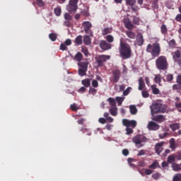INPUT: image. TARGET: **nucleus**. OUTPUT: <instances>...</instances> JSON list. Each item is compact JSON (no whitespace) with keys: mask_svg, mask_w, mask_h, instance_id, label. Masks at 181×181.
<instances>
[{"mask_svg":"<svg viewBox=\"0 0 181 181\" xmlns=\"http://www.w3.org/2000/svg\"><path fill=\"white\" fill-rule=\"evenodd\" d=\"M120 57L124 60L127 59H130L132 56V49H131V46L127 42H120V48L119 49Z\"/></svg>","mask_w":181,"mask_h":181,"instance_id":"nucleus-1","label":"nucleus"},{"mask_svg":"<svg viewBox=\"0 0 181 181\" xmlns=\"http://www.w3.org/2000/svg\"><path fill=\"white\" fill-rule=\"evenodd\" d=\"M167 108L168 107L166 105L159 103H154L150 106L152 117H153L155 114L166 112Z\"/></svg>","mask_w":181,"mask_h":181,"instance_id":"nucleus-2","label":"nucleus"},{"mask_svg":"<svg viewBox=\"0 0 181 181\" xmlns=\"http://www.w3.org/2000/svg\"><path fill=\"white\" fill-rule=\"evenodd\" d=\"M146 51L151 53L152 57H158L160 54V45L159 43L148 44Z\"/></svg>","mask_w":181,"mask_h":181,"instance_id":"nucleus-3","label":"nucleus"},{"mask_svg":"<svg viewBox=\"0 0 181 181\" xmlns=\"http://www.w3.org/2000/svg\"><path fill=\"white\" fill-rule=\"evenodd\" d=\"M156 66L158 70H168L169 64H168V59L165 56H160L156 60Z\"/></svg>","mask_w":181,"mask_h":181,"instance_id":"nucleus-4","label":"nucleus"},{"mask_svg":"<svg viewBox=\"0 0 181 181\" xmlns=\"http://www.w3.org/2000/svg\"><path fill=\"white\" fill-rule=\"evenodd\" d=\"M132 141L134 144H135L136 148H142V146H144L143 143L147 142L148 138L142 134H139L134 136L132 139Z\"/></svg>","mask_w":181,"mask_h":181,"instance_id":"nucleus-5","label":"nucleus"},{"mask_svg":"<svg viewBox=\"0 0 181 181\" xmlns=\"http://www.w3.org/2000/svg\"><path fill=\"white\" fill-rule=\"evenodd\" d=\"M111 59V56L110 55H105V54H101L98 55L95 57V60L96 62V64H98V67H103L104 66V63L107 62V60H110Z\"/></svg>","mask_w":181,"mask_h":181,"instance_id":"nucleus-6","label":"nucleus"},{"mask_svg":"<svg viewBox=\"0 0 181 181\" xmlns=\"http://www.w3.org/2000/svg\"><path fill=\"white\" fill-rule=\"evenodd\" d=\"M77 4H78V0H69L66 6V11L70 13H76L78 8Z\"/></svg>","mask_w":181,"mask_h":181,"instance_id":"nucleus-7","label":"nucleus"},{"mask_svg":"<svg viewBox=\"0 0 181 181\" xmlns=\"http://www.w3.org/2000/svg\"><path fill=\"white\" fill-rule=\"evenodd\" d=\"M83 26L85 33H86V35H89V36H93V31L91 30L93 24H91L90 21H84L83 23Z\"/></svg>","mask_w":181,"mask_h":181,"instance_id":"nucleus-8","label":"nucleus"},{"mask_svg":"<svg viewBox=\"0 0 181 181\" xmlns=\"http://www.w3.org/2000/svg\"><path fill=\"white\" fill-rule=\"evenodd\" d=\"M122 124L124 125V127H126L127 128H129V127H132V128H135V127H136V121L123 119Z\"/></svg>","mask_w":181,"mask_h":181,"instance_id":"nucleus-9","label":"nucleus"},{"mask_svg":"<svg viewBox=\"0 0 181 181\" xmlns=\"http://www.w3.org/2000/svg\"><path fill=\"white\" fill-rule=\"evenodd\" d=\"M112 81L113 83H118L119 78H121V71L119 69H116L112 72Z\"/></svg>","mask_w":181,"mask_h":181,"instance_id":"nucleus-10","label":"nucleus"},{"mask_svg":"<svg viewBox=\"0 0 181 181\" xmlns=\"http://www.w3.org/2000/svg\"><path fill=\"white\" fill-rule=\"evenodd\" d=\"M160 127L155 122H150L148 124L149 131H158Z\"/></svg>","mask_w":181,"mask_h":181,"instance_id":"nucleus-11","label":"nucleus"},{"mask_svg":"<svg viewBox=\"0 0 181 181\" xmlns=\"http://www.w3.org/2000/svg\"><path fill=\"white\" fill-rule=\"evenodd\" d=\"M100 47L102 50H110L111 49V44L106 42L105 40H101Z\"/></svg>","mask_w":181,"mask_h":181,"instance_id":"nucleus-12","label":"nucleus"},{"mask_svg":"<svg viewBox=\"0 0 181 181\" xmlns=\"http://www.w3.org/2000/svg\"><path fill=\"white\" fill-rule=\"evenodd\" d=\"M144 35L141 33H138L136 37V42L137 46H142L144 43Z\"/></svg>","mask_w":181,"mask_h":181,"instance_id":"nucleus-13","label":"nucleus"},{"mask_svg":"<svg viewBox=\"0 0 181 181\" xmlns=\"http://www.w3.org/2000/svg\"><path fill=\"white\" fill-rule=\"evenodd\" d=\"M163 142L157 143L155 146L156 153L160 155L162 153V151H163Z\"/></svg>","mask_w":181,"mask_h":181,"instance_id":"nucleus-14","label":"nucleus"},{"mask_svg":"<svg viewBox=\"0 0 181 181\" xmlns=\"http://www.w3.org/2000/svg\"><path fill=\"white\" fill-rule=\"evenodd\" d=\"M153 117V121H156V122H163L165 121V116L163 115H157Z\"/></svg>","mask_w":181,"mask_h":181,"instance_id":"nucleus-15","label":"nucleus"},{"mask_svg":"<svg viewBox=\"0 0 181 181\" xmlns=\"http://www.w3.org/2000/svg\"><path fill=\"white\" fill-rule=\"evenodd\" d=\"M144 88H145V81L144 80V78L140 77L139 78L138 90H139V91H142V90H144Z\"/></svg>","mask_w":181,"mask_h":181,"instance_id":"nucleus-16","label":"nucleus"},{"mask_svg":"<svg viewBox=\"0 0 181 181\" xmlns=\"http://www.w3.org/2000/svg\"><path fill=\"white\" fill-rule=\"evenodd\" d=\"M74 43L76 46H81V45H83V35H78L75 38Z\"/></svg>","mask_w":181,"mask_h":181,"instance_id":"nucleus-17","label":"nucleus"},{"mask_svg":"<svg viewBox=\"0 0 181 181\" xmlns=\"http://www.w3.org/2000/svg\"><path fill=\"white\" fill-rule=\"evenodd\" d=\"M124 23L125 28H127V29H128L129 30H132V29H134V25L132 24V23H131V21L129 19L125 20L124 21Z\"/></svg>","mask_w":181,"mask_h":181,"instance_id":"nucleus-18","label":"nucleus"},{"mask_svg":"<svg viewBox=\"0 0 181 181\" xmlns=\"http://www.w3.org/2000/svg\"><path fill=\"white\" fill-rule=\"evenodd\" d=\"M180 58H181V52H180L179 49L176 50L173 53V59L174 62L179 60V59Z\"/></svg>","mask_w":181,"mask_h":181,"instance_id":"nucleus-19","label":"nucleus"},{"mask_svg":"<svg viewBox=\"0 0 181 181\" xmlns=\"http://www.w3.org/2000/svg\"><path fill=\"white\" fill-rule=\"evenodd\" d=\"M88 62H81L78 64L79 69H83L85 70H88Z\"/></svg>","mask_w":181,"mask_h":181,"instance_id":"nucleus-20","label":"nucleus"},{"mask_svg":"<svg viewBox=\"0 0 181 181\" xmlns=\"http://www.w3.org/2000/svg\"><path fill=\"white\" fill-rule=\"evenodd\" d=\"M81 84H83L86 88H88L90 86H91V79L90 78H86L81 81Z\"/></svg>","mask_w":181,"mask_h":181,"instance_id":"nucleus-21","label":"nucleus"},{"mask_svg":"<svg viewBox=\"0 0 181 181\" xmlns=\"http://www.w3.org/2000/svg\"><path fill=\"white\" fill-rule=\"evenodd\" d=\"M83 54H81V52H78L76 53V54L74 56V60H76V62H81V60H83Z\"/></svg>","mask_w":181,"mask_h":181,"instance_id":"nucleus-22","label":"nucleus"},{"mask_svg":"<svg viewBox=\"0 0 181 181\" xmlns=\"http://www.w3.org/2000/svg\"><path fill=\"white\" fill-rule=\"evenodd\" d=\"M83 43L86 46H89V45H91V37L88 35H85L83 37Z\"/></svg>","mask_w":181,"mask_h":181,"instance_id":"nucleus-23","label":"nucleus"},{"mask_svg":"<svg viewBox=\"0 0 181 181\" xmlns=\"http://www.w3.org/2000/svg\"><path fill=\"white\" fill-rule=\"evenodd\" d=\"M160 33L164 36H166V35H168V27L165 24L161 25Z\"/></svg>","mask_w":181,"mask_h":181,"instance_id":"nucleus-24","label":"nucleus"},{"mask_svg":"<svg viewBox=\"0 0 181 181\" xmlns=\"http://www.w3.org/2000/svg\"><path fill=\"white\" fill-rule=\"evenodd\" d=\"M110 112L111 115H112L113 117H117V114H118V108L114 106L110 109Z\"/></svg>","mask_w":181,"mask_h":181,"instance_id":"nucleus-25","label":"nucleus"},{"mask_svg":"<svg viewBox=\"0 0 181 181\" xmlns=\"http://www.w3.org/2000/svg\"><path fill=\"white\" fill-rule=\"evenodd\" d=\"M151 88L153 94H154L155 95H158V94H159L160 90H159V88H158L156 87V85H152L151 86Z\"/></svg>","mask_w":181,"mask_h":181,"instance_id":"nucleus-26","label":"nucleus"},{"mask_svg":"<svg viewBox=\"0 0 181 181\" xmlns=\"http://www.w3.org/2000/svg\"><path fill=\"white\" fill-rule=\"evenodd\" d=\"M170 149H173V151H175V149H176V144L175 141V139L172 138L170 140Z\"/></svg>","mask_w":181,"mask_h":181,"instance_id":"nucleus-27","label":"nucleus"},{"mask_svg":"<svg viewBox=\"0 0 181 181\" xmlns=\"http://www.w3.org/2000/svg\"><path fill=\"white\" fill-rule=\"evenodd\" d=\"M112 32V30L110 28H105L103 30H102V35L103 36H105L106 35H108V33H111Z\"/></svg>","mask_w":181,"mask_h":181,"instance_id":"nucleus-28","label":"nucleus"},{"mask_svg":"<svg viewBox=\"0 0 181 181\" xmlns=\"http://www.w3.org/2000/svg\"><path fill=\"white\" fill-rule=\"evenodd\" d=\"M81 131L83 132V134H86V135H88L89 136L91 135V130H90V129L82 127Z\"/></svg>","mask_w":181,"mask_h":181,"instance_id":"nucleus-29","label":"nucleus"},{"mask_svg":"<svg viewBox=\"0 0 181 181\" xmlns=\"http://www.w3.org/2000/svg\"><path fill=\"white\" fill-rule=\"evenodd\" d=\"M129 108H130V112L132 115H135V114L138 112V109H136V106L131 105Z\"/></svg>","mask_w":181,"mask_h":181,"instance_id":"nucleus-30","label":"nucleus"},{"mask_svg":"<svg viewBox=\"0 0 181 181\" xmlns=\"http://www.w3.org/2000/svg\"><path fill=\"white\" fill-rule=\"evenodd\" d=\"M149 169H156L157 168H160L159 163L158 161H154L151 165L148 166Z\"/></svg>","mask_w":181,"mask_h":181,"instance_id":"nucleus-31","label":"nucleus"},{"mask_svg":"<svg viewBox=\"0 0 181 181\" xmlns=\"http://www.w3.org/2000/svg\"><path fill=\"white\" fill-rule=\"evenodd\" d=\"M126 35L129 37V39H135V33L132 31H126Z\"/></svg>","mask_w":181,"mask_h":181,"instance_id":"nucleus-32","label":"nucleus"},{"mask_svg":"<svg viewBox=\"0 0 181 181\" xmlns=\"http://www.w3.org/2000/svg\"><path fill=\"white\" fill-rule=\"evenodd\" d=\"M173 90L174 91H177V93H180L181 90V85L180 84H174L173 86Z\"/></svg>","mask_w":181,"mask_h":181,"instance_id":"nucleus-33","label":"nucleus"},{"mask_svg":"<svg viewBox=\"0 0 181 181\" xmlns=\"http://www.w3.org/2000/svg\"><path fill=\"white\" fill-rule=\"evenodd\" d=\"M172 168L175 172H177V170H181V165L177 163H173Z\"/></svg>","mask_w":181,"mask_h":181,"instance_id":"nucleus-34","label":"nucleus"},{"mask_svg":"<svg viewBox=\"0 0 181 181\" xmlns=\"http://www.w3.org/2000/svg\"><path fill=\"white\" fill-rule=\"evenodd\" d=\"M87 70L88 69H83L81 68L78 69V74L81 76V77H83L87 74Z\"/></svg>","mask_w":181,"mask_h":181,"instance_id":"nucleus-35","label":"nucleus"},{"mask_svg":"<svg viewBox=\"0 0 181 181\" xmlns=\"http://www.w3.org/2000/svg\"><path fill=\"white\" fill-rule=\"evenodd\" d=\"M49 37L52 42H56V40H57V35L55 33H50Z\"/></svg>","mask_w":181,"mask_h":181,"instance_id":"nucleus-36","label":"nucleus"},{"mask_svg":"<svg viewBox=\"0 0 181 181\" xmlns=\"http://www.w3.org/2000/svg\"><path fill=\"white\" fill-rule=\"evenodd\" d=\"M168 163H174V162L176 160V158L175 156L170 155L168 157Z\"/></svg>","mask_w":181,"mask_h":181,"instance_id":"nucleus-37","label":"nucleus"},{"mask_svg":"<svg viewBox=\"0 0 181 181\" xmlns=\"http://www.w3.org/2000/svg\"><path fill=\"white\" fill-rule=\"evenodd\" d=\"M54 12L56 15V16H60L62 15V8L57 7L54 8Z\"/></svg>","mask_w":181,"mask_h":181,"instance_id":"nucleus-38","label":"nucleus"},{"mask_svg":"<svg viewBox=\"0 0 181 181\" xmlns=\"http://www.w3.org/2000/svg\"><path fill=\"white\" fill-rule=\"evenodd\" d=\"M154 81H155V83H156V84H159V86H160V83L162 81L160 75H156V76L154 78Z\"/></svg>","mask_w":181,"mask_h":181,"instance_id":"nucleus-39","label":"nucleus"},{"mask_svg":"<svg viewBox=\"0 0 181 181\" xmlns=\"http://www.w3.org/2000/svg\"><path fill=\"white\" fill-rule=\"evenodd\" d=\"M107 101H109V104L112 107H115V105H117V103L115 102V99H114L112 98H109L107 99Z\"/></svg>","mask_w":181,"mask_h":181,"instance_id":"nucleus-40","label":"nucleus"},{"mask_svg":"<svg viewBox=\"0 0 181 181\" xmlns=\"http://www.w3.org/2000/svg\"><path fill=\"white\" fill-rule=\"evenodd\" d=\"M160 173H153V175H151V177L154 180H158V179H160Z\"/></svg>","mask_w":181,"mask_h":181,"instance_id":"nucleus-41","label":"nucleus"},{"mask_svg":"<svg viewBox=\"0 0 181 181\" xmlns=\"http://www.w3.org/2000/svg\"><path fill=\"white\" fill-rule=\"evenodd\" d=\"M88 94L91 95H95V94H97V89H95V88L90 87Z\"/></svg>","mask_w":181,"mask_h":181,"instance_id":"nucleus-42","label":"nucleus"},{"mask_svg":"<svg viewBox=\"0 0 181 181\" xmlns=\"http://www.w3.org/2000/svg\"><path fill=\"white\" fill-rule=\"evenodd\" d=\"M168 46L169 47H170V49H173V47L176 46V41L174 39L170 40L168 42Z\"/></svg>","mask_w":181,"mask_h":181,"instance_id":"nucleus-43","label":"nucleus"},{"mask_svg":"<svg viewBox=\"0 0 181 181\" xmlns=\"http://www.w3.org/2000/svg\"><path fill=\"white\" fill-rule=\"evenodd\" d=\"M170 128L172 129V131L175 132L177 129H179V124L175 123V124H170Z\"/></svg>","mask_w":181,"mask_h":181,"instance_id":"nucleus-44","label":"nucleus"},{"mask_svg":"<svg viewBox=\"0 0 181 181\" xmlns=\"http://www.w3.org/2000/svg\"><path fill=\"white\" fill-rule=\"evenodd\" d=\"M81 52L86 57L88 56V49L86 47H81Z\"/></svg>","mask_w":181,"mask_h":181,"instance_id":"nucleus-45","label":"nucleus"},{"mask_svg":"<svg viewBox=\"0 0 181 181\" xmlns=\"http://www.w3.org/2000/svg\"><path fill=\"white\" fill-rule=\"evenodd\" d=\"M141 95L144 98H148L149 97V93L146 90H142Z\"/></svg>","mask_w":181,"mask_h":181,"instance_id":"nucleus-46","label":"nucleus"},{"mask_svg":"<svg viewBox=\"0 0 181 181\" xmlns=\"http://www.w3.org/2000/svg\"><path fill=\"white\" fill-rule=\"evenodd\" d=\"M106 40L108 43H112V42H114V37L111 35H108L106 36Z\"/></svg>","mask_w":181,"mask_h":181,"instance_id":"nucleus-47","label":"nucleus"},{"mask_svg":"<svg viewBox=\"0 0 181 181\" xmlns=\"http://www.w3.org/2000/svg\"><path fill=\"white\" fill-rule=\"evenodd\" d=\"M173 181H181V173L175 174L173 178Z\"/></svg>","mask_w":181,"mask_h":181,"instance_id":"nucleus-48","label":"nucleus"},{"mask_svg":"<svg viewBox=\"0 0 181 181\" xmlns=\"http://www.w3.org/2000/svg\"><path fill=\"white\" fill-rule=\"evenodd\" d=\"M136 0H126V4L129 5V6H132L135 5Z\"/></svg>","mask_w":181,"mask_h":181,"instance_id":"nucleus-49","label":"nucleus"},{"mask_svg":"<svg viewBox=\"0 0 181 181\" xmlns=\"http://www.w3.org/2000/svg\"><path fill=\"white\" fill-rule=\"evenodd\" d=\"M37 5L39 8H43L45 6V1L43 0H37Z\"/></svg>","mask_w":181,"mask_h":181,"instance_id":"nucleus-50","label":"nucleus"},{"mask_svg":"<svg viewBox=\"0 0 181 181\" xmlns=\"http://www.w3.org/2000/svg\"><path fill=\"white\" fill-rule=\"evenodd\" d=\"M64 19H66V21H71V19H73V17L69 14V13H66L64 14Z\"/></svg>","mask_w":181,"mask_h":181,"instance_id":"nucleus-51","label":"nucleus"},{"mask_svg":"<svg viewBox=\"0 0 181 181\" xmlns=\"http://www.w3.org/2000/svg\"><path fill=\"white\" fill-rule=\"evenodd\" d=\"M116 100L118 103V105H121L122 104V102L124 101V98L122 97H117Z\"/></svg>","mask_w":181,"mask_h":181,"instance_id":"nucleus-52","label":"nucleus"},{"mask_svg":"<svg viewBox=\"0 0 181 181\" xmlns=\"http://www.w3.org/2000/svg\"><path fill=\"white\" fill-rule=\"evenodd\" d=\"M166 80H167V81H168V82L172 81L173 80V74H168V75L166 76Z\"/></svg>","mask_w":181,"mask_h":181,"instance_id":"nucleus-53","label":"nucleus"},{"mask_svg":"<svg viewBox=\"0 0 181 181\" xmlns=\"http://www.w3.org/2000/svg\"><path fill=\"white\" fill-rule=\"evenodd\" d=\"M133 23H134V25H138V23H139V18L134 16H133Z\"/></svg>","mask_w":181,"mask_h":181,"instance_id":"nucleus-54","label":"nucleus"},{"mask_svg":"<svg viewBox=\"0 0 181 181\" xmlns=\"http://www.w3.org/2000/svg\"><path fill=\"white\" fill-rule=\"evenodd\" d=\"M131 92V87H128L125 90L123 91V95H128Z\"/></svg>","mask_w":181,"mask_h":181,"instance_id":"nucleus-55","label":"nucleus"},{"mask_svg":"<svg viewBox=\"0 0 181 181\" xmlns=\"http://www.w3.org/2000/svg\"><path fill=\"white\" fill-rule=\"evenodd\" d=\"M92 86L94 87V88H97V87H98V81L95 79H94L92 81Z\"/></svg>","mask_w":181,"mask_h":181,"instance_id":"nucleus-56","label":"nucleus"},{"mask_svg":"<svg viewBox=\"0 0 181 181\" xmlns=\"http://www.w3.org/2000/svg\"><path fill=\"white\" fill-rule=\"evenodd\" d=\"M86 90H87L85 86H82L78 89V92L83 94V93H86Z\"/></svg>","mask_w":181,"mask_h":181,"instance_id":"nucleus-57","label":"nucleus"},{"mask_svg":"<svg viewBox=\"0 0 181 181\" xmlns=\"http://www.w3.org/2000/svg\"><path fill=\"white\" fill-rule=\"evenodd\" d=\"M71 110L72 111H77L78 110V107H77V105H76V103H74L71 105Z\"/></svg>","mask_w":181,"mask_h":181,"instance_id":"nucleus-58","label":"nucleus"},{"mask_svg":"<svg viewBox=\"0 0 181 181\" xmlns=\"http://www.w3.org/2000/svg\"><path fill=\"white\" fill-rule=\"evenodd\" d=\"M132 7V10L133 11V12H138V11H139V8H138V6H134V4L133 6H131Z\"/></svg>","mask_w":181,"mask_h":181,"instance_id":"nucleus-59","label":"nucleus"},{"mask_svg":"<svg viewBox=\"0 0 181 181\" xmlns=\"http://www.w3.org/2000/svg\"><path fill=\"white\" fill-rule=\"evenodd\" d=\"M64 45L66 46H71V39H67L64 42Z\"/></svg>","mask_w":181,"mask_h":181,"instance_id":"nucleus-60","label":"nucleus"},{"mask_svg":"<svg viewBox=\"0 0 181 181\" xmlns=\"http://www.w3.org/2000/svg\"><path fill=\"white\" fill-rule=\"evenodd\" d=\"M152 8L154 9H158V8H159V6L158 5V2L157 1H153L152 4Z\"/></svg>","mask_w":181,"mask_h":181,"instance_id":"nucleus-61","label":"nucleus"},{"mask_svg":"<svg viewBox=\"0 0 181 181\" xmlns=\"http://www.w3.org/2000/svg\"><path fill=\"white\" fill-rule=\"evenodd\" d=\"M60 50L64 51L67 49V47H66L65 44L62 43L59 47Z\"/></svg>","mask_w":181,"mask_h":181,"instance_id":"nucleus-62","label":"nucleus"},{"mask_svg":"<svg viewBox=\"0 0 181 181\" xmlns=\"http://www.w3.org/2000/svg\"><path fill=\"white\" fill-rule=\"evenodd\" d=\"M176 22H181V13L180 14H177L175 18Z\"/></svg>","mask_w":181,"mask_h":181,"instance_id":"nucleus-63","label":"nucleus"},{"mask_svg":"<svg viewBox=\"0 0 181 181\" xmlns=\"http://www.w3.org/2000/svg\"><path fill=\"white\" fill-rule=\"evenodd\" d=\"M177 84L181 86V75H178L177 76Z\"/></svg>","mask_w":181,"mask_h":181,"instance_id":"nucleus-64","label":"nucleus"}]
</instances>
